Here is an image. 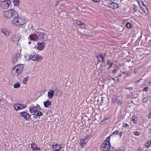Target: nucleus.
I'll list each match as a JSON object with an SVG mask.
<instances>
[{
    "mask_svg": "<svg viewBox=\"0 0 151 151\" xmlns=\"http://www.w3.org/2000/svg\"><path fill=\"white\" fill-rule=\"evenodd\" d=\"M4 14L8 18H13L12 23L16 26L22 25L26 23L25 20L19 17L17 12L13 9L5 11Z\"/></svg>",
    "mask_w": 151,
    "mask_h": 151,
    "instance_id": "1",
    "label": "nucleus"
},
{
    "mask_svg": "<svg viewBox=\"0 0 151 151\" xmlns=\"http://www.w3.org/2000/svg\"><path fill=\"white\" fill-rule=\"evenodd\" d=\"M23 70L22 65H17L15 66L13 69L12 72L15 76H17L20 74Z\"/></svg>",
    "mask_w": 151,
    "mask_h": 151,
    "instance_id": "2",
    "label": "nucleus"
},
{
    "mask_svg": "<svg viewBox=\"0 0 151 151\" xmlns=\"http://www.w3.org/2000/svg\"><path fill=\"white\" fill-rule=\"evenodd\" d=\"M35 36L38 39L42 40H45L47 38L46 34L39 32H35Z\"/></svg>",
    "mask_w": 151,
    "mask_h": 151,
    "instance_id": "3",
    "label": "nucleus"
},
{
    "mask_svg": "<svg viewBox=\"0 0 151 151\" xmlns=\"http://www.w3.org/2000/svg\"><path fill=\"white\" fill-rule=\"evenodd\" d=\"M111 147L110 142L107 141H104L101 146L102 151H108Z\"/></svg>",
    "mask_w": 151,
    "mask_h": 151,
    "instance_id": "4",
    "label": "nucleus"
},
{
    "mask_svg": "<svg viewBox=\"0 0 151 151\" xmlns=\"http://www.w3.org/2000/svg\"><path fill=\"white\" fill-rule=\"evenodd\" d=\"M139 6L140 8L146 14L148 13L147 8L144 3L141 0H137Z\"/></svg>",
    "mask_w": 151,
    "mask_h": 151,
    "instance_id": "5",
    "label": "nucleus"
},
{
    "mask_svg": "<svg viewBox=\"0 0 151 151\" xmlns=\"http://www.w3.org/2000/svg\"><path fill=\"white\" fill-rule=\"evenodd\" d=\"M43 58V57L37 55H30L29 56V60L33 61H40Z\"/></svg>",
    "mask_w": 151,
    "mask_h": 151,
    "instance_id": "6",
    "label": "nucleus"
},
{
    "mask_svg": "<svg viewBox=\"0 0 151 151\" xmlns=\"http://www.w3.org/2000/svg\"><path fill=\"white\" fill-rule=\"evenodd\" d=\"M11 2L9 0L4 1H1L0 2V4L1 7L4 9H6L8 8L10 6Z\"/></svg>",
    "mask_w": 151,
    "mask_h": 151,
    "instance_id": "7",
    "label": "nucleus"
},
{
    "mask_svg": "<svg viewBox=\"0 0 151 151\" xmlns=\"http://www.w3.org/2000/svg\"><path fill=\"white\" fill-rule=\"evenodd\" d=\"M14 109L16 110L22 109L26 107V106L22 104H15L14 105Z\"/></svg>",
    "mask_w": 151,
    "mask_h": 151,
    "instance_id": "8",
    "label": "nucleus"
},
{
    "mask_svg": "<svg viewBox=\"0 0 151 151\" xmlns=\"http://www.w3.org/2000/svg\"><path fill=\"white\" fill-rule=\"evenodd\" d=\"M45 43L44 42H40L37 43V49L42 50L45 47Z\"/></svg>",
    "mask_w": 151,
    "mask_h": 151,
    "instance_id": "9",
    "label": "nucleus"
},
{
    "mask_svg": "<svg viewBox=\"0 0 151 151\" xmlns=\"http://www.w3.org/2000/svg\"><path fill=\"white\" fill-rule=\"evenodd\" d=\"M20 115L21 116L24 117V118L26 120L29 119L30 117V116L29 114L27 113L24 111H23L21 112L20 114Z\"/></svg>",
    "mask_w": 151,
    "mask_h": 151,
    "instance_id": "10",
    "label": "nucleus"
},
{
    "mask_svg": "<svg viewBox=\"0 0 151 151\" xmlns=\"http://www.w3.org/2000/svg\"><path fill=\"white\" fill-rule=\"evenodd\" d=\"M109 7L113 9H116L119 7V4L117 3H112L109 4Z\"/></svg>",
    "mask_w": 151,
    "mask_h": 151,
    "instance_id": "11",
    "label": "nucleus"
},
{
    "mask_svg": "<svg viewBox=\"0 0 151 151\" xmlns=\"http://www.w3.org/2000/svg\"><path fill=\"white\" fill-rule=\"evenodd\" d=\"M80 145L82 147H83L84 146L83 145L85 144L88 142L87 137L81 139L80 140Z\"/></svg>",
    "mask_w": 151,
    "mask_h": 151,
    "instance_id": "12",
    "label": "nucleus"
},
{
    "mask_svg": "<svg viewBox=\"0 0 151 151\" xmlns=\"http://www.w3.org/2000/svg\"><path fill=\"white\" fill-rule=\"evenodd\" d=\"M54 94V91L51 90L50 89L49 90L47 93V96L50 99L53 97Z\"/></svg>",
    "mask_w": 151,
    "mask_h": 151,
    "instance_id": "13",
    "label": "nucleus"
},
{
    "mask_svg": "<svg viewBox=\"0 0 151 151\" xmlns=\"http://www.w3.org/2000/svg\"><path fill=\"white\" fill-rule=\"evenodd\" d=\"M104 56L101 54H99L97 56V58L99 62H104Z\"/></svg>",
    "mask_w": 151,
    "mask_h": 151,
    "instance_id": "14",
    "label": "nucleus"
},
{
    "mask_svg": "<svg viewBox=\"0 0 151 151\" xmlns=\"http://www.w3.org/2000/svg\"><path fill=\"white\" fill-rule=\"evenodd\" d=\"M44 105L45 107L47 108L51 105V102L50 101L47 100L46 101L44 102Z\"/></svg>",
    "mask_w": 151,
    "mask_h": 151,
    "instance_id": "15",
    "label": "nucleus"
},
{
    "mask_svg": "<svg viewBox=\"0 0 151 151\" xmlns=\"http://www.w3.org/2000/svg\"><path fill=\"white\" fill-rule=\"evenodd\" d=\"M151 99V96H149L144 98L143 99V101L145 103H146Z\"/></svg>",
    "mask_w": 151,
    "mask_h": 151,
    "instance_id": "16",
    "label": "nucleus"
},
{
    "mask_svg": "<svg viewBox=\"0 0 151 151\" xmlns=\"http://www.w3.org/2000/svg\"><path fill=\"white\" fill-rule=\"evenodd\" d=\"M55 96H59L61 94V92L57 88H56L55 90Z\"/></svg>",
    "mask_w": 151,
    "mask_h": 151,
    "instance_id": "17",
    "label": "nucleus"
},
{
    "mask_svg": "<svg viewBox=\"0 0 151 151\" xmlns=\"http://www.w3.org/2000/svg\"><path fill=\"white\" fill-rule=\"evenodd\" d=\"M1 32L7 36H8L9 34V32L5 29H2L1 30Z\"/></svg>",
    "mask_w": 151,
    "mask_h": 151,
    "instance_id": "18",
    "label": "nucleus"
},
{
    "mask_svg": "<svg viewBox=\"0 0 151 151\" xmlns=\"http://www.w3.org/2000/svg\"><path fill=\"white\" fill-rule=\"evenodd\" d=\"M37 111L35 107H32L29 110L30 112L31 113H35Z\"/></svg>",
    "mask_w": 151,
    "mask_h": 151,
    "instance_id": "19",
    "label": "nucleus"
},
{
    "mask_svg": "<svg viewBox=\"0 0 151 151\" xmlns=\"http://www.w3.org/2000/svg\"><path fill=\"white\" fill-rule=\"evenodd\" d=\"M42 113L41 112L37 110L35 112V113H34V115L39 116H41L42 115Z\"/></svg>",
    "mask_w": 151,
    "mask_h": 151,
    "instance_id": "20",
    "label": "nucleus"
},
{
    "mask_svg": "<svg viewBox=\"0 0 151 151\" xmlns=\"http://www.w3.org/2000/svg\"><path fill=\"white\" fill-rule=\"evenodd\" d=\"M62 147V146L61 145V144H56L55 146V149H61Z\"/></svg>",
    "mask_w": 151,
    "mask_h": 151,
    "instance_id": "21",
    "label": "nucleus"
},
{
    "mask_svg": "<svg viewBox=\"0 0 151 151\" xmlns=\"http://www.w3.org/2000/svg\"><path fill=\"white\" fill-rule=\"evenodd\" d=\"M32 148L33 150H35L37 147V145L35 143H32L31 144Z\"/></svg>",
    "mask_w": 151,
    "mask_h": 151,
    "instance_id": "22",
    "label": "nucleus"
},
{
    "mask_svg": "<svg viewBox=\"0 0 151 151\" xmlns=\"http://www.w3.org/2000/svg\"><path fill=\"white\" fill-rule=\"evenodd\" d=\"M118 98L116 97H114L112 99V102L113 103H116L118 101Z\"/></svg>",
    "mask_w": 151,
    "mask_h": 151,
    "instance_id": "23",
    "label": "nucleus"
},
{
    "mask_svg": "<svg viewBox=\"0 0 151 151\" xmlns=\"http://www.w3.org/2000/svg\"><path fill=\"white\" fill-rule=\"evenodd\" d=\"M126 27L128 29H130L132 27V25L131 24L129 23V22H128L126 24Z\"/></svg>",
    "mask_w": 151,
    "mask_h": 151,
    "instance_id": "24",
    "label": "nucleus"
},
{
    "mask_svg": "<svg viewBox=\"0 0 151 151\" xmlns=\"http://www.w3.org/2000/svg\"><path fill=\"white\" fill-rule=\"evenodd\" d=\"M11 41L13 42L16 41L17 40L16 36L14 35L11 38Z\"/></svg>",
    "mask_w": 151,
    "mask_h": 151,
    "instance_id": "25",
    "label": "nucleus"
},
{
    "mask_svg": "<svg viewBox=\"0 0 151 151\" xmlns=\"http://www.w3.org/2000/svg\"><path fill=\"white\" fill-rule=\"evenodd\" d=\"M20 86V84L19 83H17L14 85V87L15 88H17Z\"/></svg>",
    "mask_w": 151,
    "mask_h": 151,
    "instance_id": "26",
    "label": "nucleus"
},
{
    "mask_svg": "<svg viewBox=\"0 0 151 151\" xmlns=\"http://www.w3.org/2000/svg\"><path fill=\"white\" fill-rule=\"evenodd\" d=\"M133 6H134L133 11L134 12H136L137 11L138 9V8L137 6L135 5V4H134Z\"/></svg>",
    "mask_w": 151,
    "mask_h": 151,
    "instance_id": "27",
    "label": "nucleus"
},
{
    "mask_svg": "<svg viewBox=\"0 0 151 151\" xmlns=\"http://www.w3.org/2000/svg\"><path fill=\"white\" fill-rule=\"evenodd\" d=\"M28 79V78L27 77L23 79V82L24 84H25L27 83V81Z\"/></svg>",
    "mask_w": 151,
    "mask_h": 151,
    "instance_id": "28",
    "label": "nucleus"
},
{
    "mask_svg": "<svg viewBox=\"0 0 151 151\" xmlns=\"http://www.w3.org/2000/svg\"><path fill=\"white\" fill-rule=\"evenodd\" d=\"M149 89V88L148 87H146L145 88L143 89V91H148V90Z\"/></svg>",
    "mask_w": 151,
    "mask_h": 151,
    "instance_id": "29",
    "label": "nucleus"
},
{
    "mask_svg": "<svg viewBox=\"0 0 151 151\" xmlns=\"http://www.w3.org/2000/svg\"><path fill=\"white\" fill-rule=\"evenodd\" d=\"M76 23H77V24H78V25H83V23L81 22V21H77V22Z\"/></svg>",
    "mask_w": 151,
    "mask_h": 151,
    "instance_id": "30",
    "label": "nucleus"
},
{
    "mask_svg": "<svg viewBox=\"0 0 151 151\" xmlns=\"http://www.w3.org/2000/svg\"><path fill=\"white\" fill-rule=\"evenodd\" d=\"M119 133V131L117 130H116L114 131L113 133H112V134L113 135H115V134H117Z\"/></svg>",
    "mask_w": 151,
    "mask_h": 151,
    "instance_id": "31",
    "label": "nucleus"
},
{
    "mask_svg": "<svg viewBox=\"0 0 151 151\" xmlns=\"http://www.w3.org/2000/svg\"><path fill=\"white\" fill-rule=\"evenodd\" d=\"M140 132H135L134 133V134L136 136H139L140 134Z\"/></svg>",
    "mask_w": 151,
    "mask_h": 151,
    "instance_id": "32",
    "label": "nucleus"
},
{
    "mask_svg": "<svg viewBox=\"0 0 151 151\" xmlns=\"http://www.w3.org/2000/svg\"><path fill=\"white\" fill-rule=\"evenodd\" d=\"M109 151H118V150L114 148L111 147Z\"/></svg>",
    "mask_w": 151,
    "mask_h": 151,
    "instance_id": "33",
    "label": "nucleus"
},
{
    "mask_svg": "<svg viewBox=\"0 0 151 151\" xmlns=\"http://www.w3.org/2000/svg\"><path fill=\"white\" fill-rule=\"evenodd\" d=\"M129 126V125L127 124L124 123L123 124V127H128Z\"/></svg>",
    "mask_w": 151,
    "mask_h": 151,
    "instance_id": "34",
    "label": "nucleus"
},
{
    "mask_svg": "<svg viewBox=\"0 0 151 151\" xmlns=\"http://www.w3.org/2000/svg\"><path fill=\"white\" fill-rule=\"evenodd\" d=\"M117 71V69L116 68H115L114 70H113L112 72V73L113 74H115L116 73Z\"/></svg>",
    "mask_w": 151,
    "mask_h": 151,
    "instance_id": "35",
    "label": "nucleus"
},
{
    "mask_svg": "<svg viewBox=\"0 0 151 151\" xmlns=\"http://www.w3.org/2000/svg\"><path fill=\"white\" fill-rule=\"evenodd\" d=\"M34 36L33 35H32L30 36V38L31 40H33L34 38Z\"/></svg>",
    "mask_w": 151,
    "mask_h": 151,
    "instance_id": "36",
    "label": "nucleus"
},
{
    "mask_svg": "<svg viewBox=\"0 0 151 151\" xmlns=\"http://www.w3.org/2000/svg\"><path fill=\"white\" fill-rule=\"evenodd\" d=\"M125 89H126L129 90L130 91H131V90H132L133 89V88L132 87H126V88Z\"/></svg>",
    "mask_w": 151,
    "mask_h": 151,
    "instance_id": "37",
    "label": "nucleus"
},
{
    "mask_svg": "<svg viewBox=\"0 0 151 151\" xmlns=\"http://www.w3.org/2000/svg\"><path fill=\"white\" fill-rule=\"evenodd\" d=\"M113 62H112L110 64V66L109 67H108L107 68V69H109L110 68H111L113 65Z\"/></svg>",
    "mask_w": 151,
    "mask_h": 151,
    "instance_id": "38",
    "label": "nucleus"
},
{
    "mask_svg": "<svg viewBox=\"0 0 151 151\" xmlns=\"http://www.w3.org/2000/svg\"><path fill=\"white\" fill-rule=\"evenodd\" d=\"M36 110H40V106L39 105H37V106H36Z\"/></svg>",
    "mask_w": 151,
    "mask_h": 151,
    "instance_id": "39",
    "label": "nucleus"
},
{
    "mask_svg": "<svg viewBox=\"0 0 151 151\" xmlns=\"http://www.w3.org/2000/svg\"><path fill=\"white\" fill-rule=\"evenodd\" d=\"M151 118V112H150L148 116V118L149 119H150Z\"/></svg>",
    "mask_w": 151,
    "mask_h": 151,
    "instance_id": "40",
    "label": "nucleus"
},
{
    "mask_svg": "<svg viewBox=\"0 0 151 151\" xmlns=\"http://www.w3.org/2000/svg\"><path fill=\"white\" fill-rule=\"evenodd\" d=\"M119 135L120 137H121L122 136V135H123V133H122V132H120L119 133Z\"/></svg>",
    "mask_w": 151,
    "mask_h": 151,
    "instance_id": "41",
    "label": "nucleus"
},
{
    "mask_svg": "<svg viewBox=\"0 0 151 151\" xmlns=\"http://www.w3.org/2000/svg\"><path fill=\"white\" fill-rule=\"evenodd\" d=\"M110 61L109 60H108L107 62V64L109 65L110 64Z\"/></svg>",
    "mask_w": 151,
    "mask_h": 151,
    "instance_id": "42",
    "label": "nucleus"
},
{
    "mask_svg": "<svg viewBox=\"0 0 151 151\" xmlns=\"http://www.w3.org/2000/svg\"><path fill=\"white\" fill-rule=\"evenodd\" d=\"M114 0H109V1L110 2V3H114Z\"/></svg>",
    "mask_w": 151,
    "mask_h": 151,
    "instance_id": "43",
    "label": "nucleus"
},
{
    "mask_svg": "<svg viewBox=\"0 0 151 151\" xmlns=\"http://www.w3.org/2000/svg\"><path fill=\"white\" fill-rule=\"evenodd\" d=\"M94 2H98L100 0H92Z\"/></svg>",
    "mask_w": 151,
    "mask_h": 151,
    "instance_id": "44",
    "label": "nucleus"
},
{
    "mask_svg": "<svg viewBox=\"0 0 151 151\" xmlns=\"http://www.w3.org/2000/svg\"><path fill=\"white\" fill-rule=\"evenodd\" d=\"M40 150V148L39 147H38L37 146V147L36 148V150Z\"/></svg>",
    "mask_w": 151,
    "mask_h": 151,
    "instance_id": "45",
    "label": "nucleus"
},
{
    "mask_svg": "<svg viewBox=\"0 0 151 151\" xmlns=\"http://www.w3.org/2000/svg\"><path fill=\"white\" fill-rule=\"evenodd\" d=\"M118 151H124V150L122 149H119Z\"/></svg>",
    "mask_w": 151,
    "mask_h": 151,
    "instance_id": "46",
    "label": "nucleus"
},
{
    "mask_svg": "<svg viewBox=\"0 0 151 151\" xmlns=\"http://www.w3.org/2000/svg\"><path fill=\"white\" fill-rule=\"evenodd\" d=\"M55 145H52V148L53 149H55Z\"/></svg>",
    "mask_w": 151,
    "mask_h": 151,
    "instance_id": "47",
    "label": "nucleus"
},
{
    "mask_svg": "<svg viewBox=\"0 0 151 151\" xmlns=\"http://www.w3.org/2000/svg\"><path fill=\"white\" fill-rule=\"evenodd\" d=\"M122 75V74H121L119 75L118 76H117V77H120Z\"/></svg>",
    "mask_w": 151,
    "mask_h": 151,
    "instance_id": "48",
    "label": "nucleus"
},
{
    "mask_svg": "<svg viewBox=\"0 0 151 151\" xmlns=\"http://www.w3.org/2000/svg\"><path fill=\"white\" fill-rule=\"evenodd\" d=\"M55 149V151H59V150L60 149Z\"/></svg>",
    "mask_w": 151,
    "mask_h": 151,
    "instance_id": "49",
    "label": "nucleus"
},
{
    "mask_svg": "<svg viewBox=\"0 0 151 151\" xmlns=\"http://www.w3.org/2000/svg\"><path fill=\"white\" fill-rule=\"evenodd\" d=\"M106 119H104L102 121L105 122V121H106Z\"/></svg>",
    "mask_w": 151,
    "mask_h": 151,
    "instance_id": "50",
    "label": "nucleus"
},
{
    "mask_svg": "<svg viewBox=\"0 0 151 151\" xmlns=\"http://www.w3.org/2000/svg\"><path fill=\"white\" fill-rule=\"evenodd\" d=\"M126 73V72H123L122 73V75L123 74H125Z\"/></svg>",
    "mask_w": 151,
    "mask_h": 151,
    "instance_id": "51",
    "label": "nucleus"
},
{
    "mask_svg": "<svg viewBox=\"0 0 151 151\" xmlns=\"http://www.w3.org/2000/svg\"><path fill=\"white\" fill-rule=\"evenodd\" d=\"M37 116L35 115L34 116V117L35 118H37Z\"/></svg>",
    "mask_w": 151,
    "mask_h": 151,
    "instance_id": "52",
    "label": "nucleus"
},
{
    "mask_svg": "<svg viewBox=\"0 0 151 151\" xmlns=\"http://www.w3.org/2000/svg\"><path fill=\"white\" fill-rule=\"evenodd\" d=\"M19 3V1H17V2H16V4H18Z\"/></svg>",
    "mask_w": 151,
    "mask_h": 151,
    "instance_id": "53",
    "label": "nucleus"
},
{
    "mask_svg": "<svg viewBox=\"0 0 151 151\" xmlns=\"http://www.w3.org/2000/svg\"><path fill=\"white\" fill-rule=\"evenodd\" d=\"M19 54H17V57H19Z\"/></svg>",
    "mask_w": 151,
    "mask_h": 151,
    "instance_id": "54",
    "label": "nucleus"
},
{
    "mask_svg": "<svg viewBox=\"0 0 151 151\" xmlns=\"http://www.w3.org/2000/svg\"><path fill=\"white\" fill-rule=\"evenodd\" d=\"M118 103L119 104H121V103L119 102H118Z\"/></svg>",
    "mask_w": 151,
    "mask_h": 151,
    "instance_id": "55",
    "label": "nucleus"
},
{
    "mask_svg": "<svg viewBox=\"0 0 151 151\" xmlns=\"http://www.w3.org/2000/svg\"><path fill=\"white\" fill-rule=\"evenodd\" d=\"M58 2L57 4H56L55 6H56L58 4Z\"/></svg>",
    "mask_w": 151,
    "mask_h": 151,
    "instance_id": "56",
    "label": "nucleus"
},
{
    "mask_svg": "<svg viewBox=\"0 0 151 151\" xmlns=\"http://www.w3.org/2000/svg\"><path fill=\"white\" fill-rule=\"evenodd\" d=\"M112 79H113L114 81V80H115V79H114V78H112Z\"/></svg>",
    "mask_w": 151,
    "mask_h": 151,
    "instance_id": "57",
    "label": "nucleus"
},
{
    "mask_svg": "<svg viewBox=\"0 0 151 151\" xmlns=\"http://www.w3.org/2000/svg\"><path fill=\"white\" fill-rule=\"evenodd\" d=\"M63 13H65V12H63Z\"/></svg>",
    "mask_w": 151,
    "mask_h": 151,
    "instance_id": "58",
    "label": "nucleus"
},
{
    "mask_svg": "<svg viewBox=\"0 0 151 151\" xmlns=\"http://www.w3.org/2000/svg\"><path fill=\"white\" fill-rule=\"evenodd\" d=\"M28 43L29 44H30L31 43L30 42H29Z\"/></svg>",
    "mask_w": 151,
    "mask_h": 151,
    "instance_id": "59",
    "label": "nucleus"
},
{
    "mask_svg": "<svg viewBox=\"0 0 151 151\" xmlns=\"http://www.w3.org/2000/svg\"><path fill=\"white\" fill-rule=\"evenodd\" d=\"M111 135H111L110 136H109V138L110 137H111Z\"/></svg>",
    "mask_w": 151,
    "mask_h": 151,
    "instance_id": "60",
    "label": "nucleus"
},
{
    "mask_svg": "<svg viewBox=\"0 0 151 151\" xmlns=\"http://www.w3.org/2000/svg\"><path fill=\"white\" fill-rule=\"evenodd\" d=\"M133 117H134V116H133L132 117V119H133Z\"/></svg>",
    "mask_w": 151,
    "mask_h": 151,
    "instance_id": "61",
    "label": "nucleus"
}]
</instances>
